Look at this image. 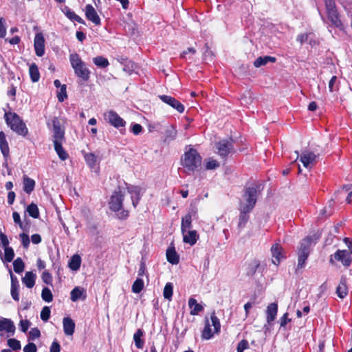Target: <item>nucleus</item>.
I'll use <instances>...</instances> for the list:
<instances>
[{"label":"nucleus","instance_id":"obj_54","mask_svg":"<svg viewBox=\"0 0 352 352\" xmlns=\"http://www.w3.org/2000/svg\"><path fill=\"white\" fill-rule=\"evenodd\" d=\"M19 285H14V286H11V289H10L11 296H12V298L16 301L19 300Z\"/></svg>","mask_w":352,"mask_h":352},{"label":"nucleus","instance_id":"obj_16","mask_svg":"<svg viewBox=\"0 0 352 352\" xmlns=\"http://www.w3.org/2000/svg\"><path fill=\"white\" fill-rule=\"evenodd\" d=\"M85 12L86 18L89 21H91L96 25H100V19L95 8L91 4H88L85 6Z\"/></svg>","mask_w":352,"mask_h":352},{"label":"nucleus","instance_id":"obj_34","mask_svg":"<svg viewBox=\"0 0 352 352\" xmlns=\"http://www.w3.org/2000/svg\"><path fill=\"white\" fill-rule=\"evenodd\" d=\"M63 142L54 143V150L61 160H65L68 158L67 153L62 146Z\"/></svg>","mask_w":352,"mask_h":352},{"label":"nucleus","instance_id":"obj_7","mask_svg":"<svg viewBox=\"0 0 352 352\" xmlns=\"http://www.w3.org/2000/svg\"><path fill=\"white\" fill-rule=\"evenodd\" d=\"M257 195L258 192L256 188L249 187L246 188L243 195V201L241 202V208L252 210L256 204Z\"/></svg>","mask_w":352,"mask_h":352},{"label":"nucleus","instance_id":"obj_41","mask_svg":"<svg viewBox=\"0 0 352 352\" xmlns=\"http://www.w3.org/2000/svg\"><path fill=\"white\" fill-rule=\"evenodd\" d=\"M142 335L143 332L141 329H138L133 335L135 344L138 349H142L144 344V342L140 338Z\"/></svg>","mask_w":352,"mask_h":352},{"label":"nucleus","instance_id":"obj_50","mask_svg":"<svg viewBox=\"0 0 352 352\" xmlns=\"http://www.w3.org/2000/svg\"><path fill=\"white\" fill-rule=\"evenodd\" d=\"M309 255H306V254H298V265H297V269H302L305 267V262H306V260L307 259Z\"/></svg>","mask_w":352,"mask_h":352},{"label":"nucleus","instance_id":"obj_42","mask_svg":"<svg viewBox=\"0 0 352 352\" xmlns=\"http://www.w3.org/2000/svg\"><path fill=\"white\" fill-rule=\"evenodd\" d=\"M24 263L21 258H17L13 262L14 270L16 273L20 274L24 270Z\"/></svg>","mask_w":352,"mask_h":352},{"label":"nucleus","instance_id":"obj_45","mask_svg":"<svg viewBox=\"0 0 352 352\" xmlns=\"http://www.w3.org/2000/svg\"><path fill=\"white\" fill-rule=\"evenodd\" d=\"M41 297H42V299L47 302H50L53 300L52 294L48 287H44L43 289L42 293H41Z\"/></svg>","mask_w":352,"mask_h":352},{"label":"nucleus","instance_id":"obj_18","mask_svg":"<svg viewBox=\"0 0 352 352\" xmlns=\"http://www.w3.org/2000/svg\"><path fill=\"white\" fill-rule=\"evenodd\" d=\"M127 191L131 195L133 206L136 208L140 199V188L138 186H129L127 187Z\"/></svg>","mask_w":352,"mask_h":352},{"label":"nucleus","instance_id":"obj_33","mask_svg":"<svg viewBox=\"0 0 352 352\" xmlns=\"http://www.w3.org/2000/svg\"><path fill=\"white\" fill-rule=\"evenodd\" d=\"M276 58L272 56H260L257 58L254 62V65L255 67H260L261 66L266 65L268 62H275Z\"/></svg>","mask_w":352,"mask_h":352},{"label":"nucleus","instance_id":"obj_25","mask_svg":"<svg viewBox=\"0 0 352 352\" xmlns=\"http://www.w3.org/2000/svg\"><path fill=\"white\" fill-rule=\"evenodd\" d=\"M311 243V239L309 237L302 239L298 248V254L309 255Z\"/></svg>","mask_w":352,"mask_h":352},{"label":"nucleus","instance_id":"obj_52","mask_svg":"<svg viewBox=\"0 0 352 352\" xmlns=\"http://www.w3.org/2000/svg\"><path fill=\"white\" fill-rule=\"evenodd\" d=\"M50 309L49 307H44L41 312V318L42 320L47 322L50 317Z\"/></svg>","mask_w":352,"mask_h":352},{"label":"nucleus","instance_id":"obj_17","mask_svg":"<svg viewBox=\"0 0 352 352\" xmlns=\"http://www.w3.org/2000/svg\"><path fill=\"white\" fill-rule=\"evenodd\" d=\"M282 251V247L278 243L273 245L271 248L272 263L276 265H278L280 260L284 257Z\"/></svg>","mask_w":352,"mask_h":352},{"label":"nucleus","instance_id":"obj_44","mask_svg":"<svg viewBox=\"0 0 352 352\" xmlns=\"http://www.w3.org/2000/svg\"><path fill=\"white\" fill-rule=\"evenodd\" d=\"M173 287L172 283H167L164 288L163 295L164 298L170 300L173 296Z\"/></svg>","mask_w":352,"mask_h":352},{"label":"nucleus","instance_id":"obj_8","mask_svg":"<svg viewBox=\"0 0 352 352\" xmlns=\"http://www.w3.org/2000/svg\"><path fill=\"white\" fill-rule=\"evenodd\" d=\"M216 148L220 156L226 157L234 151L233 140H222L217 144Z\"/></svg>","mask_w":352,"mask_h":352},{"label":"nucleus","instance_id":"obj_5","mask_svg":"<svg viewBox=\"0 0 352 352\" xmlns=\"http://www.w3.org/2000/svg\"><path fill=\"white\" fill-rule=\"evenodd\" d=\"M210 320L212 324L210 323L208 319H206L205 326L201 334V337L204 340L212 338L214 334L218 333L220 331V322L214 312L211 314Z\"/></svg>","mask_w":352,"mask_h":352},{"label":"nucleus","instance_id":"obj_57","mask_svg":"<svg viewBox=\"0 0 352 352\" xmlns=\"http://www.w3.org/2000/svg\"><path fill=\"white\" fill-rule=\"evenodd\" d=\"M249 343L246 340H242L238 343L236 351L243 352L245 349H248Z\"/></svg>","mask_w":352,"mask_h":352},{"label":"nucleus","instance_id":"obj_6","mask_svg":"<svg viewBox=\"0 0 352 352\" xmlns=\"http://www.w3.org/2000/svg\"><path fill=\"white\" fill-rule=\"evenodd\" d=\"M336 261L340 262L345 267H349L352 262L351 253L346 250H338L329 258L330 264L335 265Z\"/></svg>","mask_w":352,"mask_h":352},{"label":"nucleus","instance_id":"obj_30","mask_svg":"<svg viewBox=\"0 0 352 352\" xmlns=\"http://www.w3.org/2000/svg\"><path fill=\"white\" fill-rule=\"evenodd\" d=\"M327 16L333 26L338 28L340 30L343 29V24L340 19V15L338 12L329 13Z\"/></svg>","mask_w":352,"mask_h":352},{"label":"nucleus","instance_id":"obj_46","mask_svg":"<svg viewBox=\"0 0 352 352\" xmlns=\"http://www.w3.org/2000/svg\"><path fill=\"white\" fill-rule=\"evenodd\" d=\"M324 3L327 14L338 12L336 3L333 0H324Z\"/></svg>","mask_w":352,"mask_h":352},{"label":"nucleus","instance_id":"obj_48","mask_svg":"<svg viewBox=\"0 0 352 352\" xmlns=\"http://www.w3.org/2000/svg\"><path fill=\"white\" fill-rule=\"evenodd\" d=\"M67 98V91H66V85H63L60 88L59 91L57 94L58 100L60 102H63L65 99Z\"/></svg>","mask_w":352,"mask_h":352},{"label":"nucleus","instance_id":"obj_19","mask_svg":"<svg viewBox=\"0 0 352 352\" xmlns=\"http://www.w3.org/2000/svg\"><path fill=\"white\" fill-rule=\"evenodd\" d=\"M278 311V305L275 302L270 303L267 307L266 315H267V322L269 324L275 320Z\"/></svg>","mask_w":352,"mask_h":352},{"label":"nucleus","instance_id":"obj_21","mask_svg":"<svg viewBox=\"0 0 352 352\" xmlns=\"http://www.w3.org/2000/svg\"><path fill=\"white\" fill-rule=\"evenodd\" d=\"M63 331L66 336H72L75 330V323L74 320L69 318L65 317L63 320Z\"/></svg>","mask_w":352,"mask_h":352},{"label":"nucleus","instance_id":"obj_35","mask_svg":"<svg viewBox=\"0 0 352 352\" xmlns=\"http://www.w3.org/2000/svg\"><path fill=\"white\" fill-rule=\"evenodd\" d=\"M81 264V258L80 256L78 254H74L70 259V261L69 263V267L72 270H78Z\"/></svg>","mask_w":352,"mask_h":352},{"label":"nucleus","instance_id":"obj_26","mask_svg":"<svg viewBox=\"0 0 352 352\" xmlns=\"http://www.w3.org/2000/svg\"><path fill=\"white\" fill-rule=\"evenodd\" d=\"M166 258L167 261L173 265H176L179 263V256L173 247H169L167 249Z\"/></svg>","mask_w":352,"mask_h":352},{"label":"nucleus","instance_id":"obj_11","mask_svg":"<svg viewBox=\"0 0 352 352\" xmlns=\"http://www.w3.org/2000/svg\"><path fill=\"white\" fill-rule=\"evenodd\" d=\"M15 329L14 322L10 319H0V336H3L4 332L8 333V337L12 336L14 334Z\"/></svg>","mask_w":352,"mask_h":352},{"label":"nucleus","instance_id":"obj_37","mask_svg":"<svg viewBox=\"0 0 352 352\" xmlns=\"http://www.w3.org/2000/svg\"><path fill=\"white\" fill-rule=\"evenodd\" d=\"M65 15L72 21H77L80 23L84 24L85 21L84 20L77 15L74 12L70 10L68 8H65Z\"/></svg>","mask_w":352,"mask_h":352},{"label":"nucleus","instance_id":"obj_15","mask_svg":"<svg viewBox=\"0 0 352 352\" xmlns=\"http://www.w3.org/2000/svg\"><path fill=\"white\" fill-rule=\"evenodd\" d=\"M82 153L87 165L91 170H98L100 162L98 156H96L94 153H87L85 151H82Z\"/></svg>","mask_w":352,"mask_h":352},{"label":"nucleus","instance_id":"obj_36","mask_svg":"<svg viewBox=\"0 0 352 352\" xmlns=\"http://www.w3.org/2000/svg\"><path fill=\"white\" fill-rule=\"evenodd\" d=\"M29 72L30 78L33 82L38 81L40 78V74L37 65L35 63H32L29 68Z\"/></svg>","mask_w":352,"mask_h":352},{"label":"nucleus","instance_id":"obj_24","mask_svg":"<svg viewBox=\"0 0 352 352\" xmlns=\"http://www.w3.org/2000/svg\"><path fill=\"white\" fill-rule=\"evenodd\" d=\"M0 149L3 157L7 158L9 156L10 150L6 135L3 131H0Z\"/></svg>","mask_w":352,"mask_h":352},{"label":"nucleus","instance_id":"obj_3","mask_svg":"<svg viewBox=\"0 0 352 352\" xmlns=\"http://www.w3.org/2000/svg\"><path fill=\"white\" fill-rule=\"evenodd\" d=\"M182 163L188 171L193 172L201 166V157L195 149L190 148L185 152Z\"/></svg>","mask_w":352,"mask_h":352},{"label":"nucleus","instance_id":"obj_38","mask_svg":"<svg viewBox=\"0 0 352 352\" xmlns=\"http://www.w3.org/2000/svg\"><path fill=\"white\" fill-rule=\"evenodd\" d=\"M93 62L96 66L100 68H105L109 65V60L101 56L94 57Z\"/></svg>","mask_w":352,"mask_h":352},{"label":"nucleus","instance_id":"obj_10","mask_svg":"<svg viewBox=\"0 0 352 352\" xmlns=\"http://www.w3.org/2000/svg\"><path fill=\"white\" fill-rule=\"evenodd\" d=\"M53 142H63L65 141V131L61 127L60 122L57 118L52 120Z\"/></svg>","mask_w":352,"mask_h":352},{"label":"nucleus","instance_id":"obj_22","mask_svg":"<svg viewBox=\"0 0 352 352\" xmlns=\"http://www.w3.org/2000/svg\"><path fill=\"white\" fill-rule=\"evenodd\" d=\"M182 235L184 242L190 245L195 244L198 239V235L195 230H187L182 233Z\"/></svg>","mask_w":352,"mask_h":352},{"label":"nucleus","instance_id":"obj_55","mask_svg":"<svg viewBox=\"0 0 352 352\" xmlns=\"http://www.w3.org/2000/svg\"><path fill=\"white\" fill-rule=\"evenodd\" d=\"M22 245L24 248H28L30 245V238L27 234L21 233L19 235Z\"/></svg>","mask_w":352,"mask_h":352},{"label":"nucleus","instance_id":"obj_14","mask_svg":"<svg viewBox=\"0 0 352 352\" xmlns=\"http://www.w3.org/2000/svg\"><path fill=\"white\" fill-rule=\"evenodd\" d=\"M35 53L38 56H42L45 54V39L41 33H37L34 40Z\"/></svg>","mask_w":352,"mask_h":352},{"label":"nucleus","instance_id":"obj_23","mask_svg":"<svg viewBox=\"0 0 352 352\" xmlns=\"http://www.w3.org/2000/svg\"><path fill=\"white\" fill-rule=\"evenodd\" d=\"M336 294L340 298H344L348 294V288L346 286V278L342 276L340 279V282L337 287Z\"/></svg>","mask_w":352,"mask_h":352},{"label":"nucleus","instance_id":"obj_13","mask_svg":"<svg viewBox=\"0 0 352 352\" xmlns=\"http://www.w3.org/2000/svg\"><path fill=\"white\" fill-rule=\"evenodd\" d=\"M317 155L313 152L304 151L300 156V160L303 166L310 170L316 163Z\"/></svg>","mask_w":352,"mask_h":352},{"label":"nucleus","instance_id":"obj_12","mask_svg":"<svg viewBox=\"0 0 352 352\" xmlns=\"http://www.w3.org/2000/svg\"><path fill=\"white\" fill-rule=\"evenodd\" d=\"M159 98L162 102L170 106L179 113H182L184 111V106L175 98L167 95H160Z\"/></svg>","mask_w":352,"mask_h":352},{"label":"nucleus","instance_id":"obj_63","mask_svg":"<svg viewBox=\"0 0 352 352\" xmlns=\"http://www.w3.org/2000/svg\"><path fill=\"white\" fill-rule=\"evenodd\" d=\"M131 131L134 135H139L142 131V126L140 124H133L131 127Z\"/></svg>","mask_w":352,"mask_h":352},{"label":"nucleus","instance_id":"obj_27","mask_svg":"<svg viewBox=\"0 0 352 352\" xmlns=\"http://www.w3.org/2000/svg\"><path fill=\"white\" fill-rule=\"evenodd\" d=\"M85 291L83 289L80 288L79 287H74L71 292V300L73 302H76L80 299L84 300L86 297L85 294L84 295Z\"/></svg>","mask_w":352,"mask_h":352},{"label":"nucleus","instance_id":"obj_29","mask_svg":"<svg viewBox=\"0 0 352 352\" xmlns=\"http://www.w3.org/2000/svg\"><path fill=\"white\" fill-rule=\"evenodd\" d=\"M23 190L28 193L30 194L34 189L35 187V181L28 176L25 175L23 177Z\"/></svg>","mask_w":352,"mask_h":352},{"label":"nucleus","instance_id":"obj_28","mask_svg":"<svg viewBox=\"0 0 352 352\" xmlns=\"http://www.w3.org/2000/svg\"><path fill=\"white\" fill-rule=\"evenodd\" d=\"M36 274L32 272H27L22 278V282L28 288H32L35 284Z\"/></svg>","mask_w":352,"mask_h":352},{"label":"nucleus","instance_id":"obj_51","mask_svg":"<svg viewBox=\"0 0 352 352\" xmlns=\"http://www.w3.org/2000/svg\"><path fill=\"white\" fill-rule=\"evenodd\" d=\"M337 77L333 76L331 77L329 82L328 88L330 92H333L338 90V86L336 85Z\"/></svg>","mask_w":352,"mask_h":352},{"label":"nucleus","instance_id":"obj_43","mask_svg":"<svg viewBox=\"0 0 352 352\" xmlns=\"http://www.w3.org/2000/svg\"><path fill=\"white\" fill-rule=\"evenodd\" d=\"M14 257V252L12 248L8 247L4 248V258H2L3 261L11 262Z\"/></svg>","mask_w":352,"mask_h":352},{"label":"nucleus","instance_id":"obj_20","mask_svg":"<svg viewBox=\"0 0 352 352\" xmlns=\"http://www.w3.org/2000/svg\"><path fill=\"white\" fill-rule=\"evenodd\" d=\"M188 304L190 309V314L192 316L198 315L204 310V306L198 303L197 300L194 298H190Z\"/></svg>","mask_w":352,"mask_h":352},{"label":"nucleus","instance_id":"obj_61","mask_svg":"<svg viewBox=\"0 0 352 352\" xmlns=\"http://www.w3.org/2000/svg\"><path fill=\"white\" fill-rule=\"evenodd\" d=\"M6 34V28L5 26V20L0 18V38H3Z\"/></svg>","mask_w":352,"mask_h":352},{"label":"nucleus","instance_id":"obj_4","mask_svg":"<svg viewBox=\"0 0 352 352\" xmlns=\"http://www.w3.org/2000/svg\"><path fill=\"white\" fill-rule=\"evenodd\" d=\"M69 61L75 74L84 81L89 78L90 72L77 53L69 55Z\"/></svg>","mask_w":352,"mask_h":352},{"label":"nucleus","instance_id":"obj_31","mask_svg":"<svg viewBox=\"0 0 352 352\" xmlns=\"http://www.w3.org/2000/svg\"><path fill=\"white\" fill-rule=\"evenodd\" d=\"M192 217L191 214H187L182 219L181 230L182 233L187 230H190L192 228Z\"/></svg>","mask_w":352,"mask_h":352},{"label":"nucleus","instance_id":"obj_1","mask_svg":"<svg viewBox=\"0 0 352 352\" xmlns=\"http://www.w3.org/2000/svg\"><path fill=\"white\" fill-rule=\"evenodd\" d=\"M124 196V192L118 188L113 192L109 202V208L116 212L119 219H125L129 217V210L123 208Z\"/></svg>","mask_w":352,"mask_h":352},{"label":"nucleus","instance_id":"obj_56","mask_svg":"<svg viewBox=\"0 0 352 352\" xmlns=\"http://www.w3.org/2000/svg\"><path fill=\"white\" fill-rule=\"evenodd\" d=\"M41 336V332L38 328H32L29 332V338L34 340Z\"/></svg>","mask_w":352,"mask_h":352},{"label":"nucleus","instance_id":"obj_59","mask_svg":"<svg viewBox=\"0 0 352 352\" xmlns=\"http://www.w3.org/2000/svg\"><path fill=\"white\" fill-rule=\"evenodd\" d=\"M37 348L34 343L30 342L23 348V352H36Z\"/></svg>","mask_w":352,"mask_h":352},{"label":"nucleus","instance_id":"obj_49","mask_svg":"<svg viewBox=\"0 0 352 352\" xmlns=\"http://www.w3.org/2000/svg\"><path fill=\"white\" fill-rule=\"evenodd\" d=\"M177 131L173 126H170L166 130V140H174L176 136Z\"/></svg>","mask_w":352,"mask_h":352},{"label":"nucleus","instance_id":"obj_47","mask_svg":"<svg viewBox=\"0 0 352 352\" xmlns=\"http://www.w3.org/2000/svg\"><path fill=\"white\" fill-rule=\"evenodd\" d=\"M8 345L14 351L19 350L21 347V343L19 340L14 338H10L7 341Z\"/></svg>","mask_w":352,"mask_h":352},{"label":"nucleus","instance_id":"obj_40","mask_svg":"<svg viewBox=\"0 0 352 352\" xmlns=\"http://www.w3.org/2000/svg\"><path fill=\"white\" fill-rule=\"evenodd\" d=\"M27 212H28L29 215L31 216L33 218H38L39 216V211L38 206L34 204H30L28 208H27Z\"/></svg>","mask_w":352,"mask_h":352},{"label":"nucleus","instance_id":"obj_58","mask_svg":"<svg viewBox=\"0 0 352 352\" xmlns=\"http://www.w3.org/2000/svg\"><path fill=\"white\" fill-rule=\"evenodd\" d=\"M0 241L2 247L3 248H8L9 241L6 234H4L2 232H0Z\"/></svg>","mask_w":352,"mask_h":352},{"label":"nucleus","instance_id":"obj_9","mask_svg":"<svg viewBox=\"0 0 352 352\" xmlns=\"http://www.w3.org/2000/svg\"><path fill=\"white\" fill-rule=\"evenodd\" d=\"M105 120L114 127H124L126 122L114 111L111 110L104 114Z\"/></svg>","mask_w":352,"mask_h":352},{"label":"nucleus","instance_id":"obj_2","mask_svg":"<svg viewBox=\"0 0 352 352\" xmlns=\"http://www.w3.org/2000/svg\"><path fill=\"white\" fill-rule=\"evenodd\" d=\"M6 122L10 129L18 135L25 136L28 130L20 117L14 112H6L4 115Z\"/></svg>","mask_w":352,"mask_h":352},{"label":"nucleus","instance_id":"obj_60","mask_svg":"<svg viewBox=\"0 0 352 352\" xmlns=\"http://www.w3.org/2000/svg\"><path fill=\"white\" fill-rule=\"evenodd\" d=\"M30 322L28 320H21L19 322L21 330L23 332H26L30 327Z\"/></svg>","mask_w":352,"mask_h":352},{"label":"nucleus","instance_id":"obj_39","mask_svg":"<svg viewBox=\"0 0 352 352\" xmlns=\"http://www.w3.org/2000/svg\"><path fill=\"white\" fill-rule=\"evenodd\" d=\"M144 285L143 280L138 278L132 285V292L135 294H139L143 289Z\"/></svg>","mask_w":352,"mask_h":352},{"label":"nucleus","instance_id":"obj_53","mask_svg":"<svg viewBox=\"0 0 352 352\" xmlns=\"http://www.w3.org/2000/svg\"><path fill=\"white\" fill-rule=\"evenodd\" d=\"M219 166V163L213 159H210L206 164V168L207 170H213Z\"/></svg>","mask_w":352,"mask_h":352},{"label":"nucleus","instance_id":"obj_64","mask_svg":"<svg viewBox=\"0 0 352 352\" xmlns=\"http://www.w3.org/2000/svg\"><path fill=\"white\" fill-rule=\"evenodd\" d=\"M60 344L54 341L50 346V352H60Z\"/></svg>","mask_w":352,"mask_h":352},{"label":"nucleus","instance_id":"obj_32","mask_svg":"<svg viewBox=\"0 0 352 352\" xmlns=\"http://www.w3.org/2000/svg\"><path fill=\"white\" fill-rule=\"evenodd\" d=\"M241 214L239 216V227L243 228L245 226L247 222L249 219L248 213L251 211V210H248L243 208H240Z\"/></svg>","mask_w":352,"mask_h":352},{"label":"nucleus","instance_id":"obj_62","mask_svg":"<svg viewBox=\"0 0 352 352\" xmlns=\"http://www.w3.org/2000/svg\"><path fill=\"white\" fill-rule=\"evenodd\" d=\"M42 280L46 284H51L52 280L51 274L48 272H43L42 274Z\"/></svg>","mask_w":352,"mask_h":352}]
</instances>
